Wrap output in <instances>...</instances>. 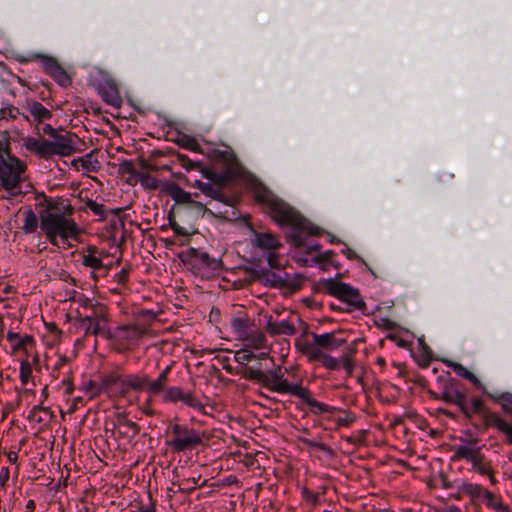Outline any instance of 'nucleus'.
Wrapping results in <instances>:
<instances>
[{"mask_svg": "<svg viewBox=\"0 0 512 512\" xmlns=\"http://www.w3.org/2000/svg\"><path fill=\"white\" fill-rule=\"evenodd\" d=\"M130 269L122 268L118 273L115 274L114 280L119 284L124 286L128 280Z\"/></svg>", "mask_w": 512, "mask_h": 512, "instance_id": "13d9d810", "label": "nucleus"}, {"mask_svg": "<svg viewBox=\"0 0 512 512\" xmlns=\"http://www.w3.org/2000/svg\"><path fill=\"white\" fill-rule=\"evenodd\" d=\"M324 289L327 293L337 297L343 302H346L354 309H360L364 306V302L358 290L349 284L329 278L324 282Z\"/></svg>", "mask_w": 512, "mask_h": 512, "instance_id": "423d86ee", "label": "nucleus"}, {"mask_svg": "<svg viewBox=\"0 0 512 512\" xmlns=\"http://www.w3.org/2000/svg\"><path fill=\"white\" fill-rule=\"evenodd\" d=\"M122 170L129 174H135L138 180L140 181L141 185L146 188L156 189L158 187V181L155 177L145 172L135 173L131 162H125L122 165Z\"/></svg>", "mask_w": 512, "mask_h": 512, "instance_id": "393cba45", "label": "nucleus"}, {"mask_svg": "<svg viewBox=\"0 0 512 512\" xmlns=\"http://www.w3.org/2000/svg\"><path fill=\"white\" fill-rule=\"evenodd\" d=\"M461 412L466 416V418L471 419L474 415H482L485 411L486 407L484 402L479 397H473L469 400L464 397V401L462 406H459Z\"/></svg>", "mask_w": 512, "mask_h": 512, "instance_id": "4be33fe9", "label": "nucleus"}, {"mask_svg": "<svg viewBox=\"0 0 512 512\" xmlns=\"http://www.w3.org/2000/svg\"><path fill=\"white\" fill-rule=\"evenodd\" d=\"M19 217L22 222L20 229L25 234L34 233L40 226L39 219L32 209H24L23 211H20Z\"/></svg>", "mask_w": 512, "mask_h": 512, "instance_id": "5701e85b", "label": "nucleus"}, {"mask_svg": "<svg viewBox=\"0 0 512 512\" xmlns=\"http://www.w3.org/2000/svg\"><path fill=\"white\" fill-rule=\"evenodd\" d=\"M81 262L83 266L92 270L91 277L94 281H97V272L102 271L103 275H106L108 272V268L103 263L101 253L96 246H88L87 251L82 255Z\"/></svg>", "mask_w": 512, "mask_h": 512, "instance_id": "6e6552de", "label": "nucleus"}, {"mask_svg": "<svg viewBox=\"0 0 512 512\" xmlns=\"http://www.w3.org/2000/svg\"><path fill=\"white\" fill-rule=\"evenodd\" d=\"M26 169V163L10 152L0 154V186L11 195L18 194Z\"/></svg>", "mask_w": 512, "mask_h": 512, "instance_id": "7ed1b4c3", "label": "nucleus"}, {"mask_svg": "<svg viewBox=\"0 0 512 512\" xmlns=\"http://www.w3.org/2000/svg\"><path fill=\"white\" fill-rule=\"evenodd\" d=\"M320 362L326 369H329V370L340 369V359H337L329 354H324V356Z\"/></svg>", "mask_w": 512, "mask_h": 512, "instance_id": "de8ad7c7", "label": "nucleus"}, {"mask_svg": "<svg viewBox=\"0 0 512 512\" xmlns=\"http://www.w3.org/2000/svg\"><path fill=\"white\" fill-rule=\"evenodd\" d=\"M253 243L256 247L267 252V261L271 268L280 266L276 251L281 247V243L273 234L256 233Z\"/></svg>", "mask_w": 512, "mask_h": 512, "instance_id": "0eeeda50", "label": "nucleus"}, {"mask_svg": "<svg viewBox=\"0 0 512 512\" xmlns=\"http://www.w3.org/2000/svg\"><path fill=\"white\" fill-rule=\"evenodd\" d=\"M495 400L501 405L502 409L512 415V394L502 393L500 396L495 397Z\"/></svg>", "mask_w": 512, "mask_h": 512, "instance_id": "a18cd8bd", "label": "nucleus"}, {"mask_svg": "<svg viewBox=\"0 0 512 512\" xmlns=\"http://www.w3.org/2000/svg\"><path fill=\"white\" fill-rule=\"evenodd\" d=\"M99 93L103 101L115 108H120L122 98L115 83L106 81L99 87Z\"/></svg>", "mask_w": 512, "mask_h": 512, "instance_id": "2eb2a0df", "label": "nucleus"}, {"mask_svg": "<svg viewBox=\"0 0 512 512\" xmlns=\"http://www.w3.org/2000/svg\"><path fill=\"white\" fill-rule=\"evenodd\" d=\"M243 347H246L251 350H262V352L258 355L259 359H265L269 356L270 348L267 344V338L265 334L257 327L252 331V333L248 334L243 340Z\"/></svg>", "mask_w": 512, "mask_h": 512, "instance_id": "9b49d317", "label": "nucleus"}, {"mask_svg": "<svg viewBox=\"0 0 512 512\" xmlns=\"http://www.w3.org/2000/svg\"><path fill=\"white\" fill-rule=\"evenodd\" d=\"M295 397L305 402L309 406L310 411L314 414L319 415L323 413H332L334 411L333 407L314 399L311 396L310 390L306 387L301 386L298 391V395H296Z\"/></svg>", "mask_w": 512, "mask_h": 512, "instance_id": "f8f14e48", "label": "nucleus"}, {"mask_svg": "<svg viewBox=\"0 0 512 512\" xmlns=\"http://www.w3.org/2000/svg\"><path fill=\"white\" fill-rule=\"evenodd\" d=\"M249 377L268 390L278 394L296 396L302 386L300 383H289L287 378L284 377L280 367L266 372L259 369H251L249 371Z\"/></svg>", "mask_w": 512, "mask_h": 512, "instance_id": "20e7f679", "label": "nucleus"}, {"mask_svg": "<svg viewBox=\"0 0 512 512\" xmlns=\"http://www.w3.org/2000/svg\"><path fill=\"white\" fill-rule=\"evenodd\" d=\"M172 197L177 203H185V204L194 203L197 206H199L200 208L204 207V205L202 203L193 201L192 195L189 192H186L181 188H175L172 192Z\"/></svg>", "mask_w": 512, "mask_h": 512, "instance_id": "4c0bfd02", "label": "nucleus"}, {"mask_svg": "<svg viewBox=\"0 0 512 512\" xmlns=\"http://www.w3.org/2000/svg\"><path fill=\"white\" fill-rule=\"evenodd\" d=\"M49 75L62 87H67L71 84V78L60 65Z\"/></svg>", "mask_w": 512, "mask_h": 512, "instance_id": "ea45409f", "label": "nucleus"}, {"mask_svg": "<svg viewBox=\"0 0 512 512\" xmlns=\"http://www.w3.org/2000/svg\"><path fill=\"white\" fill-rule=\"evenodd\" d=\"M6 339L10 343L11 349L14 352L25 348L26 345L32 341V338L30 336H22L19 333L13 332L11 330L7 332Z\"/></svg>", "mask_w": 512, "mask_h": 512, "instance_id": "7c9ffc66", "label": "nucleus"}, {"mask_svg": "<svg viewBox=\"0 0 512 512\" xmlns=\"http://www.w3.org/2000/svg\"><path fill=\"white\" fill-rule=\"evenodd\" d=\"M184 390L177 386L169 387L165 390L163 401L168 403H176L182 400Z\"/></svg>", "mask_w": 512, "mask_h": 512, "instance_id": "58836bf2", "label": "nucleus"}, {"mask_svg": "<svg viewBox=\"0 0 512 512\" xmlns=\"http://www.w3.org/2000/svg\"><path fill=\"white\" fill-rule=\"evenodd\" d=\"M36 58L40 60L45 73L48 75L59 66V63L52 57L37 55Z\"/></svg>", "mask_w": 512, "mask_h": 512, "instance_id": "c03bdc74", "label": "nucleus"}, {"mask_svg": "<svg viewBox=\"0 0 512 512\" xmlns=\"http://www.w3.org/2000/svg\"><path fill=\"white\" fill-rule=\"evenodd\" d=\"M502 433L506 434L509 442L512 443V426L509 423L507 424V429H504Z\"/></svg>", "mask_w": 512, "mask_h": 512, "instance_id": "774afa93", "label": "nucleus"}, {"mask_svg": "<svg viewBox=\"0 0 512 512\" xmlns=\"http://www.w3.org/2000/svg\"><path fill=\"white\" fill-rule=\"evenodd\" d=\"M20 381L23 386H27L29 381L32 378V365L27 360L24 359L20 362Z\"/></svg>", "mask_w": 512, "mask_h": 512, "instance_id": "a19ab883", "label": "nucleus"}, {"mask_svg": "<svg viewBox=\"0 0 512 512\" xmlns=\"http://www.w3.org/2000/svg\"><path fill=\"white\" fill-rule=\"evenodd\" d=\"M454 179V174L449 171H441L437 175V181L441 185H447L452 182Z\"/></svg>", "mask_w": 512, "mask_h": 512, "instance_id": "bf43d9fd", "label": "nucleus"}, {"mask_svg": "<svg viewBox=\"0 0 512 512\" xmlns=\"http://www.w3.org/2000/svg\"><path fill=\"white\" fill-rule=\"evenodd\" d=\"M230 327L235 338L239 341L243 340L257 328L254 320L245 313H238L232 317Z\"/></svg>", "mask_w": 512, "mask_h": 512, "instance_id": "9d476101", "label": "nucleus"}, {"mask_svg": "<svg viewBox=\"0 0 512 512\" xmlns=\"http://www.w3.org/2000/svg\"><path fill=\"white\" fill-rule=\"evenodd\" d=\"M486 489L479 484L462 482L459 492L470 496L472 499H482Z\"/></svg>", "mask_w": 512, "mask_h": 512, "instance_id": "473e14b6", "label": "nucleus"}, {"mask_svg": "<svg viewBox=\"0 0 512 512\" xmlns=\"http://www.w3.org/2000/svg\"><path fill=\"white\" fill-rule=\"evenodd\" d=\"M481 500L488 508L493 509L496 512H512V509L503 503L501 496L496 495L487 489Z\"/></svg>", "mask_w": 512, "mask_h": 512, "instance_id": "a878e982", "label": "nucleus"}, {"mask_svg": "<svg viewBox=\"0 0 512 512\" xmlns=\"http://www.w3.org/2000/svg\"><path fill=\"white\" fill-rule=\"evenodd\" d=\"M114 429L119 437H123L128 440L133 439L140 431L139 426L135 422H132L123 415L117 416V422L114 424Z\"/></svg>", "mask_w": 512, "mask_h": 512, "instance_id": "dca6fc26", "label": "nucleus"}, {"mask_svg": "<svg viewBox=\"0 0 512 512\" xmlns=\"http://www.w3.org/2000/svg\"><path fill=\"white\" fill-rule=\"evenodd\" d=\"M465 394L460 391L458 383L454 380H451L444 384L440 399L449 404H454L456 406H462L464 401Z\"/></svg>", "mask_w": 512, "mask_h": 512, "instance_id": "ddd939ff", "label": "nucleus"}, {"mask_svg": "<svg viewBox=\"0 0 512 512\" xmlns=\"http://www.w3.org/2000/svg\"><path fill=\"white\" fill-rule=\"evenodd\" d=\"M266 330L271 335H286L292 336L296 333V327L292 320L284 319L281 321H274L272 316H269L266 321Z\"/></svg>", "mask_w": 512, "mask_h": 512, "instance_id": "4468645a", "label": "nucleus"}, {"mask_svg": "<svg viewBox=\"0 0 512 512\" xmlns=\"http://www.w3.org/2000/svg\"><path fill=\"white\" fill-rule=\"evenodd\" d=\"M37 154L42 158H49L53 156L51 141L42 139Z\"/></svg>", "mask_w": 512, "mask_h": 512, "instance_id": "603ef678", "label": "nucleus"}, {"mask_svg": "<svg viewBox=\"0 0 512 512\" xmlns=\"http://www.w3.org/2000/svg\"><path fill=\"white\" fill-rule=\"evenodd\" d=\"M147 389L149 391V377L146 375H127L125 376V393L129 389L133 390H143Z\"/></svg>", "mask_w": 512, "mask_h": 512, "instance_id": "cd10ccee", "label": "nucleus"}, {"mask_svg": "<svg viewBox=\"0 0 512 512\" xmlns=\"http://www.w3.org/2000/svg\"><path fill=\"white\" fill-rule=\"evenodd\" d=\"M135 509L130 510L129 512H155V504L152 501L151 495L148 496V503L135 506Z\"/></svg>", "mask_w": 512, "mask_h": 512, "instance_id": "5fc2aeb1", "label": "nucleus"}, {"mask_svg": "<svg viewBox=\"0 0 512 512\" xmlns=\"http://www.w3.org/2000/svg\"><path fill=\"white\" fill-rule=\"evenodd\" d=\"M170 371L171 366H167L155 380H149V392L151 394H158L159 392L164 390L168 382V374L170 373Z\"/></svg>", "mask_w": 512, "mask_h": 512, "instance_id": "2f4dec72", "label": "nucleus"}, {"mask_svg": "<svg viewBox=\"0 0 512 512\" xmlns=\"http://www.w3.org/2000/svg\"><path fill=\"white\" fill-rule=\"evenodd\" d=\"M86 206L90 209L94 215L99 216L101 219L106 217V212L103 204L97 203L94 200H88Z\"/></svg>", "mask_w": 512, "mask_h": 512, "instance_id": "09e8293b", "label": "nucleus"}, {"mask_svg": "<svg viewBox=\"0 0 512 512\" xmlns=\"http://www.w3.org/2000/svg\"><path fill=\"white\" fill-rule=\"evenodd\" d=\"M319 345H316L315 342L305 344L302 348V353L307 357L308 361H321L324 354Z\"/></svg>", "mask_w": 512, "mask_h": 512, "instance_id": "f704fd0d", "label": "nucleus"}, {"mask_svg": "<svg viewBox=\"0 0 512 512\" xmlns=\"http://www.w3.org/2000/svg\"><path fill=\"white\" fill-rule=\"evenodd\" d=\"M197 485V481L195 478H192V479H188L186 481H183L182 484L180 485V490H192L195 488V486Z\"/></svg>", "mask_w": 512, "mask_h": 512, "instance_id": "680f3d73", "label": "nucleus"}, {"mask_svg": "<svg viewBox=\"0 0 512 512\" xmlns=\"http://www.w3.org/2000/svg\"><path fill=\"white\" fill-rule=\"evenodd\" d=\"M341 366L344 368V370L346 371L348 376L352 375V373L354 371L355 364L350 355L344 354L341 356L340 367Z\"/></svg>", "mask_w": 512, "mask_h": 512, "instance_id": "864d4df0", "label": "nucleus"}, {"mask_svg": "<svg viewBox=\"0 0 512 512\" xmlns=\"http://www.w3.org/2000/svg\"><path fill=\"white\" fill-rule=\"evenodd\" d=\"M9 479V469L7 467H2L0 470V482L2 485H5V483Z\"/></svg>", "mask_w": 512, "mask_h": 512, "instance_id": "0e129e2a", "label": "nucleus"}, {"mask_svg": "<svg viewBox=\"0 0 512 512\" xmlns=\"http://www.w3.org/2000/svg\"><path fill=\"white\" fill-rule=\"evenodd\" d=\"M267 202L273 220L280 226H289L293 228L289 238L295 247L304 248L308 254L318 252L320 250V245L318 243L307 244L304 239V235L317 234L319 230L317 227L311 224L297 210L282 200L276 197H270Z\"/></svg>", "mask_w": 512, "mask_h": 512, "instance_id": "f03ea898", "label": "nucleus"}, {"mask_svg": "<svg viewBox=\"0 0 512 512\" xmlns=\"http://www.w3.org/2000/svg\"><path fill=\"white\" fill-rule=\"evenodd\" d=\"M181 402H183L186 406L194 409L195 411L201 414H206L205 405L199 399H197L191 392L184 391Z\"/></svg>", "mask_w": 512, "mask_h": 512, "instance_id": "e433bc0d", "label": "nucleus"}, {"mask_svg": "<svg viewBox=\"0 0 512 512\" xmlns=\"http://www.w3.org/2000/svg\"><path fill=\"white\" fill-rule=\"evenodd\" d=\"M171 432L173 437L167 444L176 452L192 450L202 443L201 433L186 425L173 424Z\"/></svg>", "mask_w": 512, "mask_h": 512, "instance_id": "39448f33", "label": "nucleus"}, {"mask_svg": "<svg viewBox=\"0 0 512 512\" xmlns=\"http://www.w3.org/2000/svg\"><path fill=\"white\" fill-rule=\"evenodd\" d=\"M41 206L40 228L51 244L56 245L58 237L65 241L78 236L80 228L72 218L74 209L66 200L45 197Z\"/></svg>", "mask_w": 512, "mask_h": 512, "instance_id": "f257e3e1", "label": "nucleus"}, {"mask_svg": "<svg viewBox=\"0 0 512 512\" xmlns=\"http://www.w3.org/2000/svg\"><path fill=\"white\" fill-rule=\"evenodd\" d=\"M448 366L460 377L469 380L476 388L485 391V387L482 382L470 372L466 367L457 362H449Z\"/></svg>", "mask_w": 512, "mask_h": 512, "instance_id": "bb28decb", "label": "nucleus"}, {"mask_svg": "<svg viewBox=\"0 0 512 512\" xmlns=\"http://www.w3.org/2000/svg\"><path fill=\"white\" fill-rule=\"evenodd\" d=\"M81 390L84 393L88 394L90 399L98 396L103 392L101 383L97 384L92 380L83 382V384L81 385Z\"/></svg>", "mask_w": 512, "mask_h": 512, "instance_id": "79ce46f5", "label": "nucleus"}, {"mask_svg": "<svg viewBox=\"0 0 512 512\" xmlns=\"http://www.w3.org/2000/svg\"><path fill=\"white\" fill-rule=\"evenodd\" d=\"M62 385L65 386L64 393L66 395H71L73 393L74 386H73L72 382L69 379H64L62 381Z\"/></svg>", "mask_w": 512, "mask_h": 512, "instance_id": "e2e57ef3", "label": "nucleus"}, {"mask_svg": "<svg viewBox=\"0 0 512 512\" xmlns=\"http://www.w3.org/2000/svg\"><path fill=\"white\" fill-rule=\"evenodd\" d=\"M9 138L6 130H0V154L9 152Z\"/></svg>", "mask_w": 512, "mask_h": 512, "instance_id": "6e6d98bb", "label": "nucleus"}, {"mask_svg": "<svg viewBox=\"0 0 512 512\" xmlns=\"http://www.w3.org/2000/svg\"><path fill=\"white\" fill-rule=\"evenodd\" d=\"M472 469L478 472L481 475H490L491 474V465L486 460L485 456L480 453L478 454L474 460L471 461Z\"/></svg>", "mask_w": 512, "mask_h": 512, "instance_id": "c9c22d12", "label": "nucleus"}, {"mask_svg": "<svg viewBox=\"0 0 512 512\" xmlns=\"http://www.w3.org/2000/svg\"><path fill=\"white\" fill-rule=\"evenodd\" d=\"M177 161L186 171L198 170L204 177L212 178V173L200 161H193L185 154H177Z\"/></svg>", "mask_w": 512, "mask_h": 512, "instance_id": "b1692460", "label": "nucleus"}, {"mask_svg": "<svg viewBox=\"0 0 512 512\" xmlns=\"http://www.w3.org/2000/svg\"><path fill=\"white\" fill-rule=\"evenodd\" d=\"M91 307L94 308V312L91 315L83 318V323H88L86 332H91L94 335L101 334L106 329V309L102 305H93L90 304Z\"/></svg>", "mask_w": 512, "mask_h": 512, "instance_id": "1a4fd4ad", "label": "nucleus"}, {"mask_svg": "<svg viewBox=\"0 0 512 512\" xmlns=\"http://www.w3.org/2000/svg\"><path fill=\"white\" fill-rule=\"evenodd\" d=\"M81 402H82V398H81V397H76V398H74V399H73V403H72V405H71V407H70V409H69V412H70V413H73L74 411H76V410H77V408H78V405H79Z\"/></svg>", "mask_w": 512, "mask_h": 512, "instance_id": "338daca9", "label": "nucleus"}, {"mask_svg": "<svg viewBox=\"0 0 512 512\" xmlns=\"http://www.w3.org/2000/svg\"><path fill=\"white\" fill-rule=\"evenodd\" d=\"M481 417L486 427H495L500 432H503L504 429H507L508 423L505 420H503L498 414L490 411L487 408L485 409Z\"/></svg>", "mask_w": 512, "mask_h": 512, "instance_id": "c85d7f7f", "label": "nucleus"}, {"mask_svg": "<svg viewBox=\"0 0 512 512\" xmlns=\"http://www.w3.org/2000/svg\"><path fill=\"white\" fill-rule=\"evenodd\" d=\"M179 144L181 147L193 152L201 151V145L199 144L197 139L188 135H183L179 140Z\"/></svg>", "mask_w": 512, "mask_h": 512, "instance_id": "37998d69", "label": "nucleus"}, {"mask_svg": "<svg viewBox=\"0 0 512 512\" xmlns=\"http://www.w3.org/2000/svg\"><path fill=\"white\" fill-rule=\"evenodd\" d=\"M101 385L103 392L125 393V377L116 373H110L102 377Z\"/></svg>", "mask_w": 512, "mask_h": 512, "instance_id": "6ab92c4d", "label": "nucleus"}, {"mask_svg": "<svg viewBox=\"0 0 512 512\" xmlns=\"http://www.w3.org/2000/svg\"><path fill=\"white\" fill-rule=\"evenodd\" d=\"M255 357L254 353L251 351V349H248L246 347H243L242 349L238 350L235 354V358L239 363H245L251 361Z\"/></svg>", "mask_w": 512, "mask_h": 512, "instance_id": "8fccbe9b", "label": "nucleus"}, {"mask_svg": "<svg viewBox=\"0 0 512 512\" xmlns=\"http://www.w3.org/2000/svg\"><path fill=\"white\" fill-rule=\"evenodd\" d=\"M41 141H42V139H36V138L29 137V138L25 139L24 145L27 150L38 153Z\"/></svg>", "mask_w": 512, "mask_h": 512, "instance_id": "4d7b16f0", "label": "nucleus"}, {"mask_svg": "<svg viewBox=\"0 0 512 512\" xmlns=\"http://www.w3.org/2000/svg\"><path fill=\"white\" fill-rule=\"evenodd\" d=\"M28 111L33 119L37 122H44L51 118L52 114L40 102L34 101L28 105Z\"/></svg>", "mask_w": 512, "mask_h": 512, "instance_id": "c756f323", "label": "nucleus"}, {"mask_svg": "<svg viewBox=\"0 0 512 512\" xmlns=\"http://www.w3.org/2000/svg\"><path fill=\"white\" fill-rule=\"evenodd\" d=\"M312 338L316 345L326 350H336L346 343L344 338L336 337L335 333H312Z\"/></svg>", "mask_w": 512, "mask_h": 512, "instance_id": "a211bd4d", "label": "nucleus"}, {"mask_svg": "<svg viewBox=\"0 0 512 512\" xmlns=\"http://www.w3.org/2000/svg\"><path fill=\"white\" fill-rule=\"evenodd\" d=\"M53 155L69 156L74 152L71 138L65 135H55L51 140Z\"/></svg>", "mask_w": 512, "mask_h": 512, "instance_id": "aec40b11", "label": "nucleus"}, {"mask_svg": "<svg viewBox=\"0 0 512 512\" xmlns=\"http://www.w3.org/2000/svg\"><path fill=\"white\" fill-rule=\"evenodd\" d=\"M212 158L215 161H220L229 164L233 160V153L229 150H215L212 153Z\"/></svg>", "mask_w": 512, "mask_h": 512, "instance_id": "49530a36", "label": "nucleus"}, {"mask_svg": "<svg viewBox=\"0 0 512 512\" xmlns=\"http://www.w3.org/2000/svg\"><path fill=\"white\" fill-rule=\"evenodd\" d=\"M197 485V481L195 478H192V479H188L186 481H183L182 484L180 485V490H192L195 488V486Z\"/></svg>", "mask_w": 512, "mask_h": 512, "instance_id": "052dcab7", "label": "nucleus"}, {"mask_svg": "<svg viewBox=\"0 0 512 512\" xmlns=\"http://www.w3.org/2000/svg\"><path fill=\"white\" fill-rule=\"evenodd\" d=\"M144 330L136 325H125L117 327L114 331V337L126 342H134L142 337Z\"/></svg>", "mask_w": 512, "mask_h": 512, "instance_id": "412c9836", "label": "nucleus"}, {"mask_svg": "<svg viewBox=\"0 0 512 512\" xmlns=\"http://www.w3.org/2000/svg\"><path fill=\"white\" fill-rule=\"evenodd\" d=\"M301 494L307 503L313 506H316L319 503V493L313 492L307 487H303Z\"/></svg>", "mask_w": 512, "mask_h": 512, "instance_id": "3c124183", "label": "nucleus"}, {"mask_svg": "<svg viewBox=\"0 0 512 512\" xmlns=\"http://www.w3.org/2000/svg\"><path fill=\"white\" fill-rule=\"evenodd\" d=\"M194 186L198 188L202 194L210 197L211 199H220L222 196L221 190L209 182L196 180Z\"/></svg>", "mask_w": 512, "mask_h": 512, "instance_id": "72a5a7b5", "label": "nucleus"}, {"mask_svg": "<svg viewBox=\"0 0 512 512\" xmlns=\"http://www.w3.org/2000/svg\"><path fill=\"white\" fill-rule=\"evenodd\" d=\"M481 453V448L475 445V442L461 440V443L454 449V459L466 460L471 462Z\"/></svg>", "mask_w": 512, "mask_h": 512, "instance_id": "f3484780", "label": "nucleus"}, {"mask_svg": "<svg viewBox=\"0 0 512 512\" xmlns=\"http://www.w3.org/2000/svg\"><path fill=\"white\" fill-rule=\"evenodd\" d=\"M8 117H13L12 109H10V108L0 109V121L7 119Z\"/></svg>", "mask_w": 512, "mask_h": 512, "instance_id": "69168bd1", "label": "nucleus"}]
</instances>
